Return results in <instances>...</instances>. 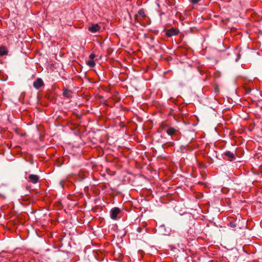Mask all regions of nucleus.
<instances>
[{"instance_id": "1", "label": "nucleus", "mask_w": 262, "mask_h": 262, "mask_svg": "<svg viewBox=\"0 0 262 262\" xmlns=\"http://www.w3.org/2000/svg\"><path fill=\"white\" fill-rule=\"evenodd\" d=\"M165 35L168 37H171L173 35H176L178 33V30L173 28H171L169 29L165 28Z\"/></svg>"}, {"instance_id": "2", "label": "nucleus", "mask_w": 262, "mask_h": 262, "mask_svg": "<svg viewBox=\"0 0 262 262\" xmlns=\"http://www.w3.org/2000/svg\"><path fill=\"white\" fill-rule=\"evenodd\" d=\"M120 210L118 208H113L111 210L110 215L112 219H116Z\"/></svg>"}, {"instance_id": "3", "label": "nucleus", "mask_w": 262, "mask_h": 262, "mask_svg": "<svg viewBox=\"0 0 262 262\" xmlns=\"http://www.w3.org/2000/svg\"><path fill=\"white\" fill-rule=\"evenodd\" d=\"M28 179L29 182L36 184L39 180V177L37 175L31 174L29 176Z\"/></svg>"}, {"instance_id": "4", "label": "nucleus", "mask_w": 262, "mask_h": 262, "mask_svg": "<svg viewBox=\"0 0 262 262\" xmlns=\"http://www.w3.org/2000/svg\"><path fill=\"white\" fill-rule=\"evenodd\" d=\"M43 84V82L41 78H37L36 80L33 82V86L36 89H38L41 87Z\"/></svg>"}, {"instance_id": "5", "label": "nucleus", "mask_w": 262, "mask_h": 262, "mask_svg": "<svg viewBox=\"0 0 262 262\" xmlns=\"http://www.w3.org/2000/svg\"><path fill=\"white\" fill-rule=\"evenodd\" d=\"M100 29L99 26L96 24H93L91 26L89 27L88 30L92 33H96Z\"/></svg>"}, {"instance_id": "6", "label": "nucleus", "mask_w": 262, "mask_h": 262, "mask_svg": "<svg viewBox=\"0 0 262 262\" xmlns=\"http://www.w3.org/2000/svg\"><path fill=\"white\" fill-rule=\"evenodd\" d=\"M225 156L229 158L230 161H232L235 159V156L234 153L230 151H226L224 152Z\"/></svg>"}, {"instance_id": "7", "label": "nucleus", "mask_w": 262, "mask_h": 262, "mask_svg": "<svg viewBox=\"0 0 262 262\" xmlns=\"http://www.w3.org/2000/svg\"><path fill=\"white\" fill-rule=\"evenodd\" d=\"M176 131L177 129L176 128L170 127L167 130L166 133L169 136H172L176 133Z\"/></svg>"}, {"instance_id": "8", "label": "nucleus", "mask_w": 262, "mask_h": 262, "mask_svg": "<svg viewBox=\"0 0 262 262\" xmlns=\"http://www.w3.org/2000/svg\"><path fill=\"white\" fill-rule=\"evenodd\" d=\"M8 54V50L4 46L0 47V55L1 56L6 55Z\"/></svg>"}, {"instance_id": "9", "label": "nucleus", "mask_w": 262, "mask_h": 262, "mask_svg": "<svg viewBox=\"0 0 262 262\" xmlns=\"http://www.w3.org/2000/svg\"><path fill=\"white\" fill-rule=\"evenodd\" d=\"M162 228H163V225H160L158 227H157L155 229L156 233H157L159 234L162 235L163 234Z\"/></svg>"}, {"instance_id": "10", "label": "nucleus", "mask_w": 262, "mask_h": 262, "mask_svg": "<svg viewBox=\"0 0 262 262\" xmlns=\"http://www.w3.org/2000/svg\"><path fill=\"white\" fill-rule=\"evenodd\" d=\"M63 95L67 97H70V91L68 90H66L63 92Z\"/></svg>"}, {"instance_id": "11", "label": "nucleus", "mask_w": 262, "mask_h": 262, "mask_svg": "<svg viewBox=\"0 0 262 262\" xmlns=\"http://www.w3.org/2000/svg\"><path fill=\"white\" fill-rule=\"evenodd\" d=\"M87 64L90 67H94L95 66V63L93 60H90L87 62Z\"/></svg>"}, {"instance_id": "12", "label": "nucleus", "mask_w": 262, "mask_h": 262, "mask_svg": "<svg viewBox=\"0 0 262 262\" xmlns=\"http://www.w3.org/2000/svg\"><path fill=\"white\" fill-rule=\"evenodd\" d=\"M138 14L139 15V16H141L142 17H144L145 16V14H144V11L143 9H140L138 12Z\"/></svg>"}, {"instance_id": "13", "label": "nucleus", "mask_w": 262, "mask_h": 262, "mask_svg": "<svg viewBox=\"0 0 262 262\" xmlns=\"http://www.w3.org/2000/svg\"><path fill=\"white\" fill-rule=\"evenodd\" d=\"M95 54H90V56H89V57H90V58L91 60H93V59L95 58Z\"/></svg>"}, {"instance_id": "14", "label": "nucleus", "mask_w": 262, "mask_h": 262, "mask_svg": "<svg viewBox=\"0 0 262 262\" xmlns=\"http://www.w3.org/2000/svg\"><path fill=\"white\" fill-rule=\"evenodd\" d=\"M191 2L193 3V4H196L198 3V0H191Z\"/></svg>"}, {"instance_id": "15", "label": "nucleus", "mask_w": 262, "mask_h": 262, "mask_svg": "<svg viewBox=\"0 0 262 262\" xmlns=\"http://www.w3.org/2000/svg\"><path fill=\"white\" fill-rule=\"evenodd\" d=\"M240 58V55L238 54L237 55V58L235 59V61L237 62Z\"/></svg>"}]
</instances>
